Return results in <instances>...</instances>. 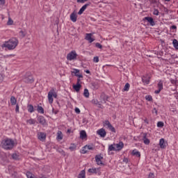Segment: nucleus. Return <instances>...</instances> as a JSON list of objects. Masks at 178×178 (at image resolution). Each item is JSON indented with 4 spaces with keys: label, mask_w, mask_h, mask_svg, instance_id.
<instances>
[{
    "label": "nucleus",
    "mask_w": 178,
    "mask_h": 178,
    "mask_svg": "<svg viewBox=\"0 0 178 178\" xmlns=\"http://www.w3.org/2000/svg\"><path fill=\"white\" fill-rule=\"evenodd\" d=\"M83 95L86 97V98H88L90 97V92H88V89L84 90Z\"/></svg>",
    "instance_id": "7c9ffc66"
},
{
    "label": "nucleus",
    "mask_w": 178,
    "mask_h": 178,
    "mask_svg": "<svg viewBox=\"0 0 178 178\" xmlns=\"http://www.w3.org/2000/svg\"><path fill=\"white\" fill-rule=\"evenodd\" d=\"M67 60H74V59H77V54L76 53V51L70 52L67 55Z\"/></svg>",
    "instance_id": "7ed1b4c3"
},
{
    "label": "nucleus",
    "mask_w": 178,
    "mask_h": 178,
    "mask_svg": "<svg viewBox=\"0 0 178 178\" xmlns=\"http://www.w3.org/2000/svg\"><path fill=\"white\" fill-rule=\"evenodd\" d=\"M100 98L103 100L102 101V104H106V100H108V96L105 95V93H102L100 96Z\"/></svg>",
    "instance_id": "412c9836"
},
{
    "label": "nucleus",
    "mask_w": 178,
    "mask_h": 178,
    "mask_svg": "<svg viewBox=\"0 0 178 178\" xmlns=\"http://www.w3.org/2000/svg\"><path fill=\"white\" fill-rule=\"evenodd\" d=\"M81 79H80L79 78L77 79V81H76V84H81Z\"/></svg>",
    "instance_id": "bf43d9fd"
},
{
    "label": "nucleus",
    "mask_w": 178,
    "mask_h": 178,
    "mask_svg": "<svg viewBox=\"0 0 178 178\" xmlns=\"http://www.w3.org/2000/svg\"><path fill=\"white\" fill-rule=\"evenodd\" d=\"M27 108L28 112H29L30 113H33V112H34V106H33L32 104H28Z\"/></svg>",
    "instance_id": "a878e982"
},
{
    "label": "nucleus",
    "mask_w": 178,
    "mask_h": 178,
    "mask_svg": "<svg viewBox=\"0 0 178 178\" xmlns=\"http://www.w3.org/2000/svg\"><path fill=\"white\" fill-rule=\"evenodd\" d=\"M38 121L40 124H45L47 123V121L45 120V118L43 116H39L38 118Z\"/></svg>",
    "instance_id": "a211bd4d"
},
{
    "label": "nucleus",
    "mask_w": 178,
    "mask_h": 178,
    "mask_svg": "<svg viewBox=\"0 0 178 178\" xmlns=\"http://www.w3.org/2000/svg\"><path fill=\"white\" fill-rule=\"evenodd\" d=\"M108 152H111V151H116V147L115 146L113 145H110L108 146Z\"/></svg>",
    "instance_id": "cd10ccee"
},
{
    "label": "nucleus",
    "mask_w": 178,
    "mask_h": 178,
    "mask_svg": "<svg viewBox=\"0 0 178 178\" xmlns=\"http://www.w3.org/2000/svg\"><path fill=\"white\" fill-rule=\"evenodd\" d=\"M27 122L29 124H35V120L30 119Z\"/></svg>",
    "instance_id": "58836bf2"
},
{
    "label": "nucleus",
    "mask_w": 178,
    "mask_h": 178,
    "mask_svg": "<svg viewBox=\"0 0 178 178\" xmlns=\"http://www.w3.org/2000/svg\"><path fill=\"white\" fill-rule=\"evenodd\" d=\"M70 20H72V22H73V23H76V22H77V14H76L75 11H74L70 15Z\"/></svg>",
    "instance_id": "ddd939ff"
},
{
    "label": "nucleus",
    "mask_w": 178,
    "mask_h": 178,
    "mask_svg": "<svg viewBox=\"0 0 178 178\" xmlns=\"http://www.w3.org/2000/svg\"><path fill=\"white\" fill-rule=\"evenodd\" d=\"M12 158L13 159H17V158H19V156H17V154H13Z\"/></svg>",
    "instance_id": "09e8293b"
},
{
    "label": "nucleus",
    "mask_w": 178,
    "mask_h": 178,
    "mask_svg": "<svg viewBox=\"0 0 178 178\" xmlns=\"http://www.w3.org/2000/svg\"><path fill=\"white\" fill-rule=\"evenodd\" d=\"M88 0H77L78 3H84V2H87Z\"/></svg>",
    "instance_id": "3c124183"
},
{
    "label": "nucleus",
    "mask_w": 178,
    "mask_h": 178,
    "mask_svg": "<svg viewBox=\"0 0 178 178\" xmlns=\"http://www.w3.org/2000/svg\"><path fill=\"white\" fill-rule=\"evenodd\" d=\"M114 147H115V151H122L123 149V147H124V144L123 142H119L118 143H114Z\"/></svg>",
    "instance_id": "20e7f679"
},
{
    "label": "nucleus",
    "mask_w": 178,
    "mask_h": 178,
    "mask_svg": "<svg viewBox=\"0 0 178 178\" xmlns=\"http://www.w3.org/2000/svg\"><path fill=\"white\" fill-rule=\"evenodd\" d=\"M95 158L97 165H104V163H102V161H101L102 159H104V157L102 156L96 155Z\"/></svg>",
    "instance_id": "0eeeda50"
},
{
    "label": "nucleus",
    "mask_w": 178,
    "mask_h": 178,
    "mask_svg": "<svg viewBox=\"0 0 178 178\" xmlns=\"http://www.w3.org/2000/svg\"><path fill=\"white\" fill-rule=\"evenodd\" d=\"M153 112H154V113H156V115H158V111L156 110V108H154Z\"/></svg>",
    "instance_id": "680f3d73"
},
{
    "label": "nucleus",
    "mask_w": 178,
    "mask_h": 178,
    "mask_svg": "<svg viewBox=\"0 0 178 178\" xmlns=\"http://www.w3.org/2000/svg\"><path fill=\"white\" fill-rule=\"evenodd\" d=\"M76 113H80V109L79 108H75Z\"/></svg>",
    "instance_id": "13d9d810"
},
{
    "label": "nucleus",
    "mask_w": 178,
    "mask_h": 178,
    "mask_svg": "<svg viewBox=\"0 0 178 178\" xmlns=\"http://www.w3.org/2000/svg\"><path fill=\"white\" fill-rule=\"evenodd\" d=\"M130 90V83H127L122 89V91H129Z\"/></svg>",
    "instance_id": "c85d7f7f"
},
{
    "label": "nucleus",
    "mask_w": 178,
    "mask_h": 178,
    "mask_svg": "<svg viewBox=\"0 0 178 178\" xmlns=\"http://www.w3.org/2000/svg\"><path fill=\"white\" fill-rule=\"evenodd\" d=\"M92 33H86V40H87V41H89V42H94V41L95 40L94 38H92Z\"/></svg>",
    "instance_id": "4468645a"
},
{
    "label": "nucleus",
    "mask_w": 178,
    "mask_h": 178,
    "mask_svg": "<svg viewBox=\"0 0 178 178\" xmlns=\"http://www.w3.org/2000/svg\"><path fill=\"white\" fill-rule=\"evenodd\" d=\"M69 148H70V151H74V149H76V145L74 144H73Z\"/></svg>",
    "instance_id": "c03bdc74"
},
{
    "label": "nucleus",
    "mask_w": 178,
    "mask_h": 178,
    "mask_svg": "<svg viewBox=\"0 0 178 178\" xmlns=\"http://www.w3.org/2000/svg\"><path fill=\"white\" fill-rule=\"evenodd\" d=\"M88 172L89 173H95V175H97V173H100L99 172V168H90L88 169Z\"/></svg>",
    "instance_id": "6ab92c4d"
},
{
    "label": "nucleus",
    "mask_w": 178,
    "mask_h": 178,
    "mask_svg": "<svg viewBox=\"0 0 178 178\" xmlns=\"http://www.w3.org/2000/svg\"><path fill=\"white\" fill-rule=\"evenodd\" d=\"M72 87L76 92H79V91H80V88H81V84H76V85L74 84Z\"/></svg>",
    "instance_id": "4be33fe9"
},
{
    "label": "nucleus",
    "mask_w": 178,
    "mask_h": 178,
    "mask_svg": "<svg viewBox=\"0 0 178 178\" xmlns=\"http://www.w3.org/2000/svg\"><path fill=\"white\" fill-rule=\"evenodd\" d=\"M159 13V12L158 11V10H154V14L156 15V16H158Z\"/></svg>",
    "instance_id": "052dcab7"
},
{
    "label": "nucleus",
    "mask_w": 178,
    "mask_h": 178,
    "mask_svg": "<svg viewBox=\"0 0 178 178\" xmlns=\"http://www.w3.org/2000/svg\"><path fill=\"white\" fill-rule=\"evenodd\" d=\"M1 5H5V0H0Z\"/></svg>",
    "instance_id": "69168bd1"
},
{
    "label": "nucleus",
    "mask_w": 178,
    "mask_h": 178,
    "mask_svg": "<svg viewBox=\"0 0 178 178\" xmlns=\"http://www.w3.org/2000/svg\"><path fill=\"white\" fill-rule=\"evenodd\" d=\"M163 125H164V124L163 122H159L157 123V127H163Z\"/></svg>",
    "instance_id": "37998d69"
},
{
    "label": "nucleus",
    "mask_w": 178,
    "mask_h": 178,
    "mask_svg": "<svg viewBox=\"0 0 178 178\" xmlns=\"http://www.w3.org/2000/svg\"><path fill=\"white\" fill-rule=\"evenodd\" d=\"M88 152V150L87 148H86V146L83 147V149H81V154H87Z\"/></svg>",
    "instance_id": "e433bc0d"
},
{
    "label": "nucleus",
    "mask_w": 178,
    "mask_h": 178,
    "mask_svg": "<svg viewBox=\"0 0 178 178\" xmlns=\"http://www.w3.org/2000/svg\"><path fill=\"white\" fill-rule=\"evenodd\" d=\"M52 97H54V98H56V97H58V95L56 94V92H55L54 89V92H53Z\"/></svg>",
    "instance_id": "864d4df0"
},
{
    "label": "nucleus",
    "mask_w": 178,
    "mask_h": 178,
    "mask_svg": "<svg viewBox=\"0 0 178 178\" xmlns=\"http://www.w3.org/2000/svg\"><path fill=\"white\" fill-rule=\"evenodd\" d=\"M93 62H95L96 63H98V62H99V58H98V56L94 57Z\"/></svg>",
    "instance_id": "de8ad7c7"
},
{
    "label": "nucleus",
    "mask_w": 178,
    "mask_h": 178,
    "mask_svg": "<svg viewBox=\"0 0 178 178\" xmlns=\"http://www.w3.org/2000/svg\"><path fill=\"white\" fill-rule=\"evenodd\" d=\"M52 112H53V113H54V115H57V113H58V112H59V111H55V109H52Z\"/></svg>",
    "instance_id": "6e6d98bb"
},
{
    "label": "nucleus",
    "mask_w": 178,
    "mask_h": 178,
    "mask_svg": "<svg viewBox=\"0 0 178 178\" xmlns=\"http://www.w3.org/2000/svg\"><path fill=\"white\" fill-rule=\"evenodd\" d=\"M17 102V100H16V97H15V96H12L10 97L11 105H16Z\"/></svg>",
    "instance_id": "bb28decb"
},
{
    "label": "nucleus",
    "mask_w": 178,
    "mask_h": 178,
    "mask_svg": "<svg viewBox=\"0 0 178 178\" xmlns=\"http://www.w3.org/2000/svg\"><path fill=\"white\" fill-rule=\"evenodd\" d=\"M16 175H17V172H14V173L12 175V177H13V178L16 177Z\"/></svg>",
    "instance_id": "e2e57ef3"
},
{
    "label": "nucleus",
    "mask_w": 178,
    "mask_h": 178,
    "mask_svg": "<svg viewBox=\"0 0 178 178\" xmlns=\"http://www.w3.org/2000/svg\"><path fill=\"white\" fill-rule=\"evenodd\" d=\"M159 145H160V148H161L162 149H165V148H166V145H168V143H165V139L161 138L160 139V141H159Z\"/></svg>",
    "instance_id": "9d476101"
},
{
    "label": "nucleus",
    "mask_w": 178,
    "mask_h": 178,
    "mask_svg": "<svg viewBox=\"0 0 178 178\" xmlns=\"http://www.w3.org/2000/svg\"><path fill=\"white\" fill-rule=\"evenodd\" d=\"M19 35L20 37H22V38H24V37H26V32L23 31H19Z\"/></svg>",
    "instance_id": "ea45409f"
},
{
    "label": "nucleus",
    "mask_w": 178,
    "mask_h": 178,
    "mask_svg": "<svg viewBox=\"0 0 178 178\" xmlns=\"http://www.w3.org/2000/svg\"><path fill=\"white\" fill-rule=\"evenodd\" d=\"M7 24H8V26H12V24H13V20L12 19V18H10V17L8 18Z\"/></svg>",
    "instance_id": "4c0bfd02"
},
{
    "label": "nucleus",
    "mask_w": 178,
    "mask_h": 178,
    "mask_svg": "<svg viewBox=\"0 0 178 178\" xmlns=\"http://www.w3.org/2000/svg\"><path fill=\"white\" fill-rule=\"evenodd\" d=\"M76 77H78V79H83V74H75Z\"/></svg>",
    "instance_id": "603ef678"
},
{
    "label": "nucleus",
    "mask_w": 178,
    "mask_h": 178,
    "mask_svg": "<svg viewBox=\"0 0 178 178\" xmlns=\"http://www.w3.org/2000/svg\"><path fill=\"white\" fill-rule=\"evenodd\" d=\"M159 90L154 91V94H159L162 90H163V83L160 81L157 85Z\"/></svg>",
    "instance_id": "39448f33"
},
{
    "label": "nucleus",
    "mask_w": 178,
    "mask_h": 178,
    "mask_svg": "<svg viewBox=\"0 0 178 178\" xmlns=\"http://www.w3.org/2000/svg\"><path fill=\"white\" fill-rule=\"evenodd\" d=\"M37 111L39 113H44V108L41 106H38Z\"/></svg>",
    "instance_id": "473e14b6"
},
{
    "label": "nucleus",
    "mask_w": 178,
    "mask_h": 178,
    "mask_svg": "<svg viewBox=\"0 0 178 178\" xmlns=\"http://www.w3.org/2000/svg\"><path fill=\"white\" fill-rule=\"evenodd\" d=\"M15 112H19V104H16Z\"/></svg>",
    "instance_id": "4d7b16f0"
},
{
    "label": "nucleus",
    "mask_w": 178,
    "mask_h": 178,
    "mask_svg": "<svg viewBox=\"0 0 178 178\" xmlns=\"http://www.w3.org/2000/svg\"><path fill=\"white\" fill-rule=\"evenodd\" d=\"M110 124H111V122H109V121L108 120H106L104 122V126H107L108 127Z\"/></svg>",
    "instance_id": "a18cd8bd"
},
{
    "label": "nucleus",
    "mask_w": 178,
    "mask_h": 178,
    "mask_svg": "<svg viewBox=\"0 0 178 178\" xmlns=\"http://www.w3.org/2000/svg\"><path fill=\"white\" fill-rule=\"evenodd\" d=\"M143 141L146 145H148L149 144L150 141L149 139L147 138V133L143 134Z\"/></svg>",
    "instance_id": "f3484780"
},
{
    "label": "nucleus",
    "mask_w": 178,
    "mask_h": 178,
    "mask_svg": "<svg viewBox=\"0 0 178 178\" xmlns=\"http://www.w3.org/2000/svg\"><path fill=\"white\" fill-rule=\"evenodd\" d=\"M172 44L174 45V47L175 48V49H178V41L176 39H174L172 41Z\"/></svg>",
    "instance_id": "2f4dec72"
},
{
    "label": "nucleus",
    "mask_w": 178,
    "mask_h": 178,
    "mask_svg": "<svg viewBox=\"0 0 178 178\" xmlns=\"http://www.w3.org/2000/svg\"><path fill=\"white\" fill-rule=\"evenodd\" d=\"M149 178H155V175L153 172L149 174Z\"/></svg>",
    "instance_id": "8fccbe9b"
},
{
    "label": "nucleus",
    "mask_w": 178,
    "mask_h": 178,
    "mask_svg": "<svg viewBox=\"0 0 178 178\" xmlns=\"http://www.w3.org/2000/svg\"><path fill=\"white\" fill-rule=\"evenodd\" d=\"M80 139L87 140V133L86 132V131L82 130L80 131Z\"/></svg>",
    "instance_id": "dca6fc26"
},
{
    "label": "nucleus",
    "mask_w": 178,
    "mask_h": 178,
    "mask_svg": "<svg viewBox=\"0 0 178 178\" xmlns=\"http://www.w3.org/2000/svg\"><path fill=\"white\" fill-rule=\"evenodd\" d=\"M19 44V40L16 38H12L8 41L2 44V48H8L9 50L15 49Z\"/></svg>",
    "instance_id": "f257e3e1"
},
{
    "label": "nucleus",
    "mask_w": 178,
    "mask_h": 178,
    "mask_svg": "<svg viewBox=\"0 0 178 178\" xmlns=\"http://www.w3.org/2000/svg\"><path fill=\"white\" fill-rule=\"evenodd\" d=\"M85 148H87L88 151V149H90V150L94 149V147H92V146H91V145H86Z\"/></svg>",
    "instance_id": "49530a36"
},
{
    "label": "nucleus",
    "mask_w": 178,
    "mask_h": 178,
    "mask_svg": "<svg viewBox=\"0 0 178 178\" xmlns=\"http://www.w3.org/2000/svg\"><path fill=\"white\" fill-rule=\"evenodd\" d=\"M78 178H86V170H81L78 175Z\"/></svg>",
    "instance_id": "393cba45"
},
{
    "label": "nucleus",
    "mask_w": 178,
    "mask_h": 178,
    "mask_svg": "<svg viewBox=\"0 0 178 178\" xmlns=\"http://www.w3.org/2000/svg\"><path fill=\"white\" fill-rule=\"evenodd\" d=\"M63 138V136L62 135V131H58L57 133V140H62Z\"/></svg>",
    "instance_id": "c756f323"
},
{
    "label": "nucleus",
    "mask_w": 178,
    "mask_h": 178,
    "mask_svg": "<svg viewBox=\"0 0 178 178\" xmlns=\"http://www.w3.org/2000/svg\"><path fill=\"white\" fill-rule=\"evenodd\" d=\"M90 4H85L84 6H82V8L79 10L78 12V15H83V13L86 9H87V7L89 6Z\"/></svg>",
    "instance_id": "aec40b11"
},
{
    "label": "nucleus",
    "mask_w": 178,
    "mask_h": 178,
    "mask_svg": "<svg viewBox=\"0 0 178 178\" xmlns=\"http://www.w3.org/2000/svg\"><path fill=\"white\" fill-rule=\"evenodd\" d=\"M144 122H145V123H147V124H148V123H149L148 120L147 118L144 120Z\"/></svg>",
    "instance_id": "774afa93"
},
{
    "label": "nucleus",
    "mask_w": 178,
    "mask_h": 178,
    "mask_svg": "<svg viewBox=\"0 0 178 178\" xmlns=\"http://www.w3.org/2000/svg\"><path fill=\"white\" fill-rule=\"evenodd\" d=\"M26 177L28 178H34V175L31 172H26Z\"/></svg>",
    "instance_id": "f704fd0d"
},
{
    "label": "nucleus",
    "mask_w": 178,
    "mask_h": 178,
    "mask_svg": "<svg viewBox=\"0 0 178 178\" xmlns=\"http://www.w3.org/2000/svg\"><path fill=\"white\" fill-rule=\"evenodd\" d=\"M3 81V75L0 74V83H2Z\"/></svg>",
    "instance_id": "5fc2aeb1"
},
{
    "label": "nucleus",
    "mask_w": 178,
    "mask_h": 178,
    "mask_svg": "<svg viewBox=\"0 0 178 178\" xmlns=\"http://www.w3.org/2000/svg\"><path fill=\"white\" fill-rule=\"evenodd\" d=\"M1 144L4 149H12L15 147V141L10 138L3 140Z\"/></svg>",
    "instance_id": "f03ea898"
},
{
    "label": "nucleus",
    "mask_w": 178,
    "mask_h": 178,
    "mask_svg": "<svg viewBox=\"0 0 178 178\" xmlns=\"http://www.w3.org/2000/svg\"><path fill=\"white\" fill-rule=\"evenodd\" d=\"M151 78L149 77V76L146 75V76H143L142 77V81L143 83H144L145 84H149V79Z\"/></svg>",
    "instance_id": "2eb2a0df"
},
{
    "label": "nucleus",
    "mask_w": 178,
    "mask_h": 178,
    "mask_svg": "<svg viewBox=\"0 0 178 178\" xmlns=\"http://www.w3.org/2000/svg\"><path fill=\"white\" fill-rule=\"evenodd\" d=\"M72 74H74V76H76V74H77L78 73H80V70H77V69H73V71L71 72Z\"/></svg>",
    "instance_id": "c9c22d12"
},
{
    "label": "nucleus",
    "mask_w": 178,
    "mask_h": 178,
    "mask_svg": "<svg viewBox=\"0 0 178 178\" xmlns=\"http://www.w3.org/2000/svg\"><path fill=\"white\" fill-rule=\"evenodd\" d=\"M25 83H33L34 82V78L31 75H28L24 79Z\"/></svg>",
    "instance_id": "1a4fd4ad"
},
{
    "label": "nucleus",
    "mask_w": 178,
    "mask_h": 178,
    "mask_svg": "<svg viewBox=\"0 0 178 178\" xmlns=\"http://www.w3.org/2000/svg\"><path fill=\"white\" fill-rule=\"evenodd\" d=\"M54 95V89H51L49 92H48V100H49V102L50 104H52L54 102V97L53 96Z\"/></svg>",
    "instance_id": "423d86ee"
},
{
    "label": "nucleus",
    "mask_w": 178,
    "mask_h": 178,
    "mask_svg": "<svg viewBox=\"0 0 178 178\" xmlns=\"http://www.w3.org/2000/svg\"><path fill=\"white\" fill-rule=\"evenodd\" d=\"M95 47L97 48H99V49H102V44H101L100 43L97 42L95 44Z\"/></svg>",
    "instance_id": "79ce46f5"
},
{
    "label": "nucleus",
    "mask_w": 178,
    "mask_h": 178,
    "mask_svg": "<svg viewBox=\"0 0 178 178\" xmlns=\"http://www.w3.org/2000/svg\"><path fill=\"white\" fill-rule=\"evenodd\" d=\"M97 134L100 136V137H105V136H106V131H105V129L104 128H102L100 129H99L97 131Z\"/></svg>",
    "instance_id": "6e6552de"
},
{
    "label": "nucleus",
    "mask_w": 178,
    "mask_h": 178,
    "mask_svg": "<svg viewBox=\"0 0 178 178\" xmlns=\"http://www.w3.org/2000/svg\"><path fill=\"white\" fill-rule=\"evenodd\" d=\"M132 155L137 156V158H140L141 156L140 152L136 151V149L132 151Z\"/></svg>",
    "instance_id": "b1692460"
},
{
    "label": "nucleus",
    "mask_w": 178,
    "mask_h": 178,
    "mask_svg": "<svg viewBox=\"0 0 178 178\" xmlns=\"http://www.w3.org/2000/svg\"><path fill=\"white\" fill-rule=\"evenodd\" d=\"M171 83H172V84H176V81L174 79H172Z\"/></svg>",
    "instance_id": "338daca9"
},
{
    "label": "nucleus",
    "mask_w": 178,
    "mask_h": 178,
    "mask_svg": "<svg viewBox=\"0 0 178 178\" xmlns=\"http://www.w3.org/2000/svg\"><path fill=\"white\" fill-rule=\"evenodd\" d=\"M145 99H146L147 101L151 102V101H152V96H151V95H147V96L145 97Z\"/></svg>",
    "instance_id": "a19ab883"
},
{
    "label": "nucleus",
    "mask_w": 178,
    "mask_h": 178,
    "mask_svg": "<svg viewBox=\"0 0 178 178\" xmlns=\"http://www.w3.org/2000/svg\"><path fill=\"white\" fill-rule=\"evenodd\" d=\"M38 137L40 141H44L47 138V134L42 132H40L38 134Z\"/></svg>",
    "instance_id": "9b49d317"
},
{
    "label": "nucleus",
    "mask_w": 178,
    "mask_h": 178,
    "mask_svg": "<svg viewBox=\"0 0 178 178\" xmlns=\"http://www.w3.org/2000/svg\"><path fill=\"white\" fill-rule=\"evenodd\" d=\"M171 29H172L173 30H176L177 29V27L175 25L171 26Z\"/></svg>",
    "instance_id": "0e129e2a"
},
{
    "label": "nucleus",
    "mask_w": 178,
    "mask_h": 178,
    "mask_svg": "<svg viewBox=\"0 0 178 178\" xmlns=\"http://www.w3.org/2000/svg\"><path fill=\"white\" fill-rule=\"evenodd\" d=\"M92 90H98L99 88V85L97 82H92L91 83Z\"/></svg>",
    "instance_id": "5701e85b"
},
{
    "label": "nucleus",
    "mask_w": 178,
    "mask_h": 178,
    "mask_svg": "<svg viewBox=\"0 0 178 178\" xmlns=\"http://www.w3.org/2000/svg\"><path fill=\"white\" fill-rule=\"evenodd\" d=\"M108 127L111 130V131H112L113 133H116L115 127H113V126H112L111 124H110Z\"/></svg>",
    "instance_id": "72a5a7b5"
},
{
    "label": "nucleus",
    "mask_w": 178,
    "mask_h": 178,
    "mask_svg": "<svg viewBox=\"0 0 178 178\" xmlns=\"http://www.w3.org/2000/svg\"><path fill=\"white\" fill-rule=\"evenodd\" d=\"M143 20H147L150 26H155V22L154 21V18L151 17H145Z\"/></svg>",
    "instance_id": "f8f14e48"
}]
</instances>
